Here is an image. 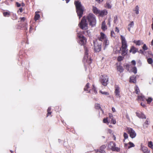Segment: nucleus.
Returning <instances> with one entry per match:
<instances>
[{
  "mask_svg": "<svg viewBox=\"0 0 153 153\" xmlns=\"http://www.w3.org/2000/svg\"><path fill=\"white\" fill-rule=\"evenodd\" d=\"M117 21V16H115L114 17V23H116Z\"/></svg>",
  "mask_w": 153,
  "mask_h": 153,
  "instance_id": "49",
  "label": "nucleus"
},
{
  "mask_svg": "<svg viewBox=\"0 0 153 153\" xmlns=\"http://www.w3.org/2000/svg\"><path fill=\"white\" fill-rule=\"evenodd\" d=\"M129 82L131 83H136L137 82L136 77L134 76H131L130 77Z\"/></svg>",
  "mask_w": 153,
  "mask_h": 153,
  "instance_id": "17",
  "label": "nucleus"
},
{
  "mask_svg": "<svg viewBox=\"0 0 153 153\" xmlns=\"http://www.w3.org/2000/svg\"><path fill=\"white\" fill-rule=\"evenodd\" d=\"M2 13L3 16L5 17H9L11 14V12L9 11H4Z\"/></svg>",
  "mask_w": 153,
  "mask_h": 153,
  "instance_id": "18",
  "label": "nucleus"
},
{
  "mask_svg": "<svg viewBox=\"0 0 153 153\" xmlns=\"http://www.w3.org/2000/svg\"><path fill=\"white\" fill-rule=\"evenodd\" d=\"M90 88V86L89 84L88 83L86 84V85L85 86L84 90L85 91H88V93L90 92V90L89 89Z\"/></svg>",
  "mask_w": 153,
  "mask_h": 153,
  "instance_id": "20",
  "label": "nucleus"
},
{
  "mask_svg": "<svg viewBox=\"0 0 153 153\" xmlns=\"http://www.w3.org/2000/svg\"><path fill=\"white\" fill-rule=\"evenodd\" d=\"M123 57L120 56L118 57L117 58V60L119 62L123 60Z\"/></svg>",
  "mask_w": 153,
  "mask_h": 153,
  "instance_id": "43",
  "label": "nucleus"
},
{
  "mask_svg": "<svg viewBox=\"0 0 153 153\" xmlns=\"http://www.w3.org/2000/svg\"><path fill=\"white\" fill-rule=\"evenodd\" d=\"M19 11L20 12V13H22V11H23V9H22V8H20L19 9Z\"/></svg>",
  "mask_w": 153,
  "mask_h": 153,
  "instance_id": "60",
  "label": "nucleus"
},
{
  "mask_svg": "<svg viewBox=\"0 0 153 153\" xmlns=\"http://www.w3.org/2000/svg\"><path fill=\"white\" fill-rule=\"evenodd\" d=\"M12 19L13 20H16L17 19V17L15 14H13L12 16Z\"/></svg>",
  "mask_w": 153,
  "mask_h": 153,
  "instance_id": "48",
  "label": "nucleus"
},
{
  "mask_svg": "<svg viewBox=\"0 0 153 153\" xmlns=\"http://www.w3.org/2000/svg\"><path fill=\"white\" fill-rule=\"evenodd\" d=\"M137 52L140 53L144 54V51L140 49L139 51H138Z\"/></svg>",
  "mask_w": 153,
  "mask_h": 153,
  "instance_id": "52",
  "label": "nucleus"
},
{
  "mask_svg": "<svg viewBox=\"0 0 153 153\" xmlns=\"http://www.w3.org/2000/svg\"><path fill=\"white\" fill-rule=\"evenodd\" d=\"M132 72L134 74L137 73V69L136 67H134L132 68Z\"/></svg>",
  "mask_w": 153,
  "mask_h": 153,
  "instance_id": "42",
  "label": "nucleus"
},
{
  "mask_svg": "<svg viewBox=\"0 0 153 153\" xmlns=\"http://www.w3.org/2000/svg\"><path fill=\"white\" fill-rule=\"evenodd\" d=\"M117 69L120 73L123 72L124 70V69L123 68V67L120 65L117 66Z\"/></svg>",
  "mask_w": 153,
  "mask_h": 153,
  "instance_id": "25",
  "label": "nucleus"
},
{
  "mask_svg": "<svg viewBox=\"0 0 153 153\" xmlns=\"http://www.w3.org/2000/svg\"><path fill=\"white\" fill-rule=\"evenodd\" d=\"M125 129L131 138H134L136 136V134L135 131L132 128L127 127Z\"/></svg>",
  "mask_w": 153,
  "mask_h": 153,
  "instance_id": "7",
  "label": "nucleus"
},
{
  "mask_svg": "<svg viewBox=\"0 0 153 153\" xmlns=\"http://www.w3.org/2000/svg\"><path fill=\"white\" fill-rule=\"evenodd\" d=\"M110 21L111 19H108V23H107V25L109 26V27H110L111 26Z\"/></svg>",
  "mask_w": 153,
  "mask_h": 153,
  "instance_id": "54",
  "label": "nucleus"
},
{
  "mask_svg": "<svg viewBox=\"0 0 153 153\" xmlns=\"http://www.w3.org/2000/svg\"><path fill=\"white\" fill-rule=\"evenodd\" d=\"M100 81L103 85L104 86H106L108 81V76L105 74L101 75L100 77Z\"/></svg>",
  "mask_w": 153,
  "mask_h": 153,
  "instance_id": "8",
  "label": "nucleus"
},
{
  "mask_svg": "<svg viewBox=\"0 0 153 153\" xmlns=\"http://www.w3.org/2000/svg\"><path fill=\"white\" fill-rule=\"evenodd\" d=\"M116 145L115 143L111 141L108 144V147L109 149L111 150L112 151L120 152V148L116 147Z\"/></svg>",
  "mask_w": 153,
  "mask_h": 153,
  "instance_id": "6",
  "label": "nucleus"
},
{
  "mask_svg": "<svg viewBox=\"0 0 153 153\" xmlns=\"http://www.w3.org/2000/svg\"><path fill=\"white\" fill-rule=\"evenodd\" d=\"M99 92L102 94L108 95L109 94V93L107 92L102 91H100Z\"/></svg>",
  "mask_w": 153,
  "mask_h": 153,
  "instance_id": "45",
  "label": "nucleus"
},
{
  "mask_svg": "<svg viewBox=\"0 0 153 153\" xmlns=\"http://www.w3.org/2000/svg\"><path fill=\"white\" fill-rule=\"evenodd\" d=\"M106 39H107L106 36L102 32L100 33V36L98 38V40L101 41H102Z\"/></svg>",
  "mask_w": 153,
  "mask_h": 153,
  "instance_id": "12",
  "label": "nucleus"
},
{
  "mask_svg": "<svg viewBox=\"0 0 153 153\" xmlns=\"http://www.w3.org/2000/svg\"><path fill=\"white\" fill-rule=\"evenodd\" d=\"M138 99L139 100H141L143 101H145V100H146V99L143 96H138Z\"/></svg>",
  "mask_w": 153,
  "mask_h": 153,
  "instance_id": "28",
  "label": "nucleus"
},
{
  "mask_svg": "<svg viewBox=\"0 0 153 153\" xmlns=\"http://www.w3.org/2000/svg\"><path fill=\"white\" fill-rule=\"evenodd\" d=\"M79 39V43L81 45H84L86 42V39L85 37L82 35L80 34L78 35Z\"/></svg>",
  "mask_w": 153,
  "mask_h": 153,
  "instance_id": "9",
  "label": "nucleus"
},
{
  "mask_svg": "<svg viewBox=\"0 0 153 153\" xmlns=\"http://www.w3.org/2000/svg\"><path fill=\"white\" fill-rule=\"evenodd\" d=\"M153 100L152 97H149L148 99H146V101L147 102V103L148 104H150L152 101Z\"/></svg>",
  "mask_w": 153,
  "mask_h": 153,
  "instance_id": "33",
  "label": "nucleus"
},
{
  "mask_svg": "<svg viewBox=\"0 0 153 153\" xmlns=\"http://www.w3.org/2000/svg\"><path fill=\"white\" fill-rule=\"evenodd\" d=\"M101 45L96 44H94V50L95 52H99L101 51Z\"/></svg>",
  "mask_w": 153,
  "mask_h": 153,
  "instance_id": "13",
  "label": "nucleus"
},
{
  "mask_svg": "<svg viewBox=\"0 0 153 153\" xmlns=\"http://www.w3.org/2000/svg\"><path fill=\"white\" fill-rule=\"evenodd\" d=\"M141 150L144 153H149L150 151L148 150V148L145 146H142Z\"/></svg>",
  "mask_w": 153,
  "mask_h": 153,
  "instance_id": "19",
  "label": "nucleus"
},
{
  "mask_svg": "<svg viewBox=\"0 0 153 153\" xmlns=\"http://www.w3.org/2000/svg\"><path fill=\"white\" fill-rule=\"evenodd\" d=\"M92 86V90H93L94 92V94H96L97 93V91L96 90V88L94 85H93Z\"/></svg>",
  "mask_w": 153,
  "mask_h": 153,
  "instance_id": "44",
  "label": "nucleus"
},
{
  "mask_svg": "<svg viewBox=\"0 0 153 153\" xmlns=\"http://www.w3.org/2000/svg\"><path fill=\"white\" fill-rule=\"evenodd\" d=\"M131 63L132 64L134 65H136V62L135 60H132L131 62Z\"/></svg>",
  "mask_w": 153,
  "mask_h": 153,
  "instance_id": "55",
  "label": "nucleus"
},
{
  "mask_svg": "<svg viewBox=\"0 0 153 153\" xmlns=\"http://www.w3.org/2000/svg\"><path fill=\"white\" fill-rule=\"evenodd\" d=\"M78 26L81 29L83 30H86L88 29V24L85 16L82 17Z\"/></svg>",
  "mask_w": 153,
  "mask_h": 153,
  "instance_id": "5",
  "label": "nucleus"
},
{
  "mask_svg": "<svg viewBox=\"0 0 153 153\" xmlns=\"http://www.w3.org/2000/svg\"><path fill=\"white\" fill-rule=\"evenodd\" d=\"M108 114H109V117L110 119H112V118H113V115L112 114H111V113H109Z\"/></svg>",
  "mask_w": 153,
  "mask_h": 153,
  "instance_id": "53",
  "label": "nucleus"
},
{
  "mask_svg": "<svg viewBox=\"0 0 153 153\" xmlns=\"http://www.w3.org/2000/svg\"><path fill=\"white\" fill-rule=\"evenodd\" d=\"M111 1H108L106 4L105 7L108 9H110L111 7Z\"/></svg>",
  "mask_w": 153,
  "mask_h": 153,
  "instance_id": "21",
  "label": "nucleus"
},
{
  "mask_svg": "<svg viewBox=\"0 0 153 153\" xmlns=\"http://www.w3.org/2000/svg\"><path fill=\"white\" fill-rule=\"evenodd\" d=\"M139 7L138 6V5L136 6L135 7L134 11L137 14H139Z\"/></svg>",
  "mask_w": 153,
  "mask_h": 153,
  "instance_id": "39",
  "label": "nucleus"
},
{
  "mask_svg": "<svg viewBox=\"0 0 153 153\" xmlns=\"http://www.w3.org/2000/svg\"><path fill=\"white\" fill-rule=\"evenodd\" d=\"M136 116L139 118L141 119H146V117L142 112L140 111H137L136 112Z\"/></svg>",
  "mask_w": 153,
  "mask_h": 153,
  "instance_id": "11",
  "label": "nucleus"
},
{
  "mask_svg": "<svg viewBox=\"0 0 153 153\" xmlns=\"http://www.w3.org/2000/svg\"><path fill=\"white\" fill-rule=\"evenodd\" d=\"M123 136L124 137V139L123 140V141L124 142L125 141V140L127 139L128 138V135L126 133L124 132L123 133Z\"/></svg>",
  "mask_w": 153,
  "mask_h": 153,
  "instance_id": "38",
  "label": "nucleus"
},
{
  "mask_svg": "<svg viewBox=\"0 0 153 153\" xmlns=\"http://www.w3.org/2000/svg\"><path fill=\"white\" fill-rule=\"evenodd\" d=\"M133 42L136 45L139 46L143 44V43L142 42V41L140 40L137 41L134 40L133 41Z\"/></svg>",
  "mask_w": 153,
  "mask_h": 153,
  "instance_id": "22",
  "label": "nucleus"
},
{
  "mask_svg": "<svg viewBox=\"0 0 153 153\" xmlns=\"http://www.w3.org/2000/svg\"><path fill=\"white\" fill-rule=\"evenodd\" d=\"M115 95L117 97L120 98L121 97L120 93V88L118 85H114V92Z\"/></svg>",
  "mask_w": 153,
  "mask_h": 153,
  "instance_id": "10",
  "label": "nucleus"
},
{
  "mask_svg": "<svg viewBox=\"0 0 153 153\" xmlns=\"http://www.w3.org/2000/svg\"><path fill=\"white\" fill-rule=\"evenodd\" d=\"M103 45L105 46V47H106L109 44V41L107 39H106L103 40Z\"/></svg>",
  "mask_w": 153,
  "mask_h": 153,
  "instance_id": "26",
  "label": "nucleus"
},
{
  "mask_svg": "<svg viewBox=\"0 0 153 153\" xmlns=\"http://www.w3.org/2000/svg\"><path fill=\"white\" fill-rule=\"evenodd\" d=\"M115 31L117 32V33L119 32V30L118 28L117 27H116Z\"/></svg>",
  "mask_w": 153,
  "mask_h": 153,
  "instance_id": "57",
  "label": "nucleus"
},
{
  "mask_svg": "<svg viewBox=\"0 0 153 153\" xmlns=\"http://www.w3.org/2000/svg\"><path fill=\"white\" fill-rule=\"evenodd\" d=\"M124 67L128 71H129L130 68L132 67L131 65L128 64H126L124 66Z\"/></svg>",
  "mask_w": 153,
  "mask_h": 153,
  "instance_id": "40",
  "label": "nucleus"
},
{
  "mask_svg": "<svg viewBox=\"0 0 153 153\" xmlns=\"http://www.w3.org/2000/svg\"><path fill=\"white\" fill-rule=\"evenodd\" d=\"M135 90L136 94L138 95L140 93V90L138 87L136 86L135 87Z\"/></svg>",
  "mask_w": 153,
  "mask_h": 153,
  "instance_id": "34",
  "label": "nucleus"
},
{
  "mask_svg": "<svg viewBox=\"0 0 153 153\" xmlns=\"http://www.w3.org/2000/svg\"><path fill=\"white\" fill-rule=\"evenodd\" d=\"M140 104H141V105L142 106H143V107H145V106H146V105L145 104H144V103H141Z\"/></svg>",
  "mask_w": 153,
  "mask_h": 153,
  "instance_id": "61",
  "label": "nucleus"
},
{
  "mask_svg": "<svg viewBox=\"0 0 153 153\" xmlns=\"http://www.w3.org/2000/svg\"><path fill=\"white\" fill-rule=\"evenodd\" d=\"M134 25V22L133 21L131 22L130 24H129L128 26V29L129 31H130L131 28L133 27Z\"/></svg>",
  "mask_w": 153,
  "mask_h": 153,
  "instance_id": "24",
  "label": "nucleus"
},
{
  "mask_svg": "<svg viewBox=\"0 0 153 153\" xmlns=\"http://www.w3.org/2000/svg\"><path fill=\"white\" fill-rule=\"evenodd\" d=\"M142 48L144 51H146L148 49V48L145 44H144Z\"/></svg>",
  "mask_w": 153,
  "mask_h": 153,
  "instance_id": "46",
  "label": "nucleus"
},
{
  "mask_svg": "<svg viewBox=\"0 0 153 153\" xmlns=\"http://www.w3.org/2000/svg\"><path fill=\"white\" fill-rule=\"evenodd\" d=\"M32 30V27L31 26H30V28L29 32H31V30Z\"/></svg>",
  "mask_w": 153,
  "mask_h": 153,
  "instance_id": "63",
  "label": "nucleus"
},
{
  "mask_svg": "<svg viewBox=\"0 0 153 153\" xmlns=\"http://www.w3.org/2000/svg\"><path fill=\"white\" fill-rule=\"evenodd\" d=\"M84 49L85 50V55L83 58V61L84 62H86L87 64H85V65H89L91 63L92 59L90 57H89L88 56V48L86 47H85V46H84Z\"/></svg>",
  "mask_w": 153,
  "mask_h": 153,
  "instance_id": "4",
  "label": "nucleus"
},
{
  "mask_svg": "<svg viewBox=\"0 0 153 153\" xmlns=\"http://www.w3.org/2000/svg\"><path fill=\"white\" fill-rule=\"evenodd\" d=\"M120 37L122 46L120 48V51H122L121 55L123 56H125L128 53V46L125 38L122 35H121Z\"/></svg>",
  "mask_w": 153,
  "mask_h": 153,
  "instance_id": "2",
  "label": "nucleus"
},
{
  "mask_svg": "<svg viewBox=\"0 0 153 153\" xmlns=\"http://www.w3.org/2000/svg\"><path fill=\"white\" fill-rule=\"evenodd\" d=\"M85 17L90 26L93 27L96 25V17L93 13H90L87 16H85Z\"/></svg>",
  "mask_w": 153,
  "mask_h": 153,
  "instance_id": "3",
  "label": "nucleus"
},
{
  "mask_svg": "<svg viewBox=\"0 0 153 153\" xmlns=\"http://www.w3.org/2000/svg\"><path fill=\"white\" fill-rule=\"evenodd\" d=\"M128 145H129V146L128 147V149H130V148H131V147H134L135 146V145L133 143H132L131 142H129L128 143ZM127 145V144H125V145Z\"/></svg>",
  "mask_w": 153,
  "mask_h": 153,
  "instance_id": "31",
  "label": "nucleus"
},
{
  "mask_svg": "<svg viewBox=\"0 0 153 153\" xmlns=\"http://www.w3.org/2000/svg\"><path fill=\"white\" fill-rule=\"evenodd\" d=\"M95 108L96 109H99L101 108L100 105L98 103H96L95 104Z\"/></svg>",
  "mask_w": 153,
  "mask_h": 153,
  "instance_id": "36",
  "label": "nucleus"
},
{
  "mask_svg": "<svg viewBox=\"0 0 153 153\" xmlns=\"http://www.w3.org/2000/svg\"><path fill=\"white\" fill-rule=\"evenodd\" d=\"M112 110L113 112H115L116 111L115 108L114 107L112 108Z\"/></svg>",
  "mask_w": 153,
  "mask_h": 153,
  "instance_id": "62",
  "label": "nucleus"
},
{
  "mask_svg": "<svg viewBox=\"0 0 153 153\" xmlns=\"http://www.w3.org/2000/svg\"><path fill=\"white\" fill-rule=\"evenodd\" d=\"M138 49L134 46H131V47L130 50H129L130 52H131L133 54H135L136 52H137Z\"/></svg>",
  "mask_w": 153,
  "mask_h": 153,
  "instance_id": "15",
  "label": "nucleus"
},
{
  "mask_svg": "<svg viewBox=\"0 0 153 153\" xmlns=\"http://www.w3.org/2000/svg\"><path fill=\"white\" fill-rule=\"evenodd\" d=\"M147 62L149 64H152L153 62V60L152 58H148L147 59Z\"/></svg>",
  "mask_w": 153,
  "mask_h": 153,
  "instance_id": "37",
  "label": "nucleus"
},
{
  "mask_svg": "<svg viewBox=\"0 0 153 153\" xmlns=\"http://www.w3.org/2000/svg\"><path fill=\"white\" fill-rule=\"evenodd\" d=\"M152 30H153V21H152Z\"/></svg>",
  "mask_w": 153,
  "mask_h": 153,
  "instance_id": "64",
  "label": "nucleus"
},
{
  "mask_svg": "<svg viewBox=\"0 0 153 153\" xmlns=\"http://www.w3.org/2000/svg\"><path fill=\"white\" fill-rule=\"evenodd\" d=\"M101 28L103 30H105L107 29V26L106 25L105 21L102 22V23Z\"/></svg>",
  "mask_w": 153,
  "mask_h": 153,
  "instance_id": "23",
  "label": "nucleus"
},
{
  "mask_svg": "<svg viewBox=\"0 0 153 153\" xmlns=\"http://www.w3.org/2000/svg\"><path fill=\"white\" fill-rule=\"evenodd\" d=\"M40 17V16L39 14H37L36 13V14L35 16L34 19L35 21H36L38 20Z\"/></svg>",
  "mask_w": 153,
  "mask_h": 153,
  "instance_id": "35",
  "label": "nucleus"
},
{
  "mask_svg": "<svg viewBox=\"0 0 153 153\" xmlns=\"http://www.w3.org/2000/svg\"><path fill=\"white\" fill-rule=\"evenodd\" d=\"M111 122L114 124H115L116 123V121L113 118L111 119Z\"/></svg>",
  "mask_w": 153,
  "mask_h": 153,
  "instance_id": "51",
  "label": "nucleus"
},
{
  "mask_svg": "<svg viewBox=\"0 0 153 153\" xmlns=\"http://www.w3.org/2000/svg\"><path fill=\"white\" fill-rule=\"evenodd\" d=\"M51 108L50 107H48L47 110V117L49 116L51 114L52 112L51 111Z\"/></svg>",
  "mask_w": 153,
  "mask_h": 153,
  "instance_id": "27",
  "label": "nucleus"
},
{
  "mask_svg": "<svg viewBox=\"0 0 153 153\" xmlns=\"http://www.w3.org/2000/svg\"><path fill=\"white\" fill-rule=\"evenodd\" d=\"M16 4L18 7H20L21 5V4H19V3L18 2H16Z\"/></svg>",
  "mask_w": 153,
  "mask_h": 153,
  "instance_id": "56",
  "label": "nucleus"
},
{
  "mask_svg": "<svg viewBox=\"0 0 153 153\" xmlns=\"http://www.w3.org/2000/svg\"><path fill=\"white\" fill-rule=\"evenodd\" d=\"M148 146L149 147L153 149V144L152 141H150L148 142Z\"/></svg>",
  "mask_w": 153,
  "mask_h": 153,
  "instance_id": "32",
  "label": "nucleus"
},
{
  "mask_svg": "<svg viewBox=\"0 0 153 153\" xmlns=\"http://www.w3.org/2000/svg\"><path fill=\"white\" fill-rule=\"evenodd\" d=\"M108 118H104L103 120V122L104 123H107L108 124L109 123L108 120Z\"/></svg>",
  "mask_w": 153,
  "mask_h": 153,
  "instance_id": "41",
  "label": "nucleus"
},
{
  "mask_svg": "<svg viewBox=\"0 0 153 153\" xmlns=\"http://www.w3.org/2000/svg\"><path fill=\"white\" fill-rule=\"evenodd\" d=\"M74 4L75 6L77 16L80 19L82 16L84 7L81 4V2L79 1H75Z\"/></svg>",
  "mask_w": 153,
  "mask_h": 153,
  "instance_id": "1",
  "label": "nucleus"
},
{
  "mask_svg": "<svg viewBox=\"0 0 153 153\" xmlns=\"http://www.w3.org/2000/svg\"><path fill=\"white\" fill-rule=\"evenodd\" d=\"M93 12L95 14H99L100 10H98L96 7H94L93 9Z\"/></svg>",
  "mask_w": 153,
  "mask_h": 153,
  "instance_id": "30",
  "label": "nucleus"
},
{
  "mask_svg": "<svg viewBox=\"0 0 153 153\" xmlns=\"http://www.w3.org/2000/svg\"><path fill=\"white\" fill-rule=\"evenodd\" d=\"M107 11L106 10H103L101 11H100L99 14L100 16L103 17L107 15Z\"/></svg>",
  "mask_w": 153,
  "mask_h": 153,
  "instance_id": "16",
  "label": "nucleus"
},
{
  "mask_svg": "<svg viewBox=\"0 0 153 153\" xmlns=\"http://www.w3.org/2000/svg\"><path fill=\"white\" fill-rule=\"evenodd\" d=\"M111 36L114 37H115V33L113 30H112L111 32Z\"/></svg>",
  "mask_w": 153,
  "mask_h": 153,
  "instance_id": "47",
  "label": "nucleus"
},
{
  "mask_svg": "<svg viewBox=\"0 0 153 153\" xmlns=\"http://www.w3.org/2000/svg\"><path fill=\"white\" fill-rule=\"evenodd\" d=\"M108 132L109 133L111 134L112 133V130L111 129H108Z\"/></svg>",
  "mask_w": 153,
  "mask_h": 153,
  "instance_id": "58",
  "label": "nucleus"
},
{
  "mask_svg": "<svg viewBox=\"0 0 153 153\" xmlns=\"http://www.w3.org/2000/svg\"><path fill=\"white\" fill-rule=\"evenodd\" d=\"M106 148V146L105 145H102L100 148V150H101V152L102 153H105V152L103 150Z\"/></svg>",
  "mask_w": 153,
  "mask_h": 153,
  "instance_id": "29",
  "label": "nucleus"
},
{
  "mask_svg": "<svg viewBox=\"0 0 153 153\" xmlns=\"http://www.w3.org/2000/svg\"><path fill=\"white\" fill-rule=\"evenodd\" d=\"M20 22H24L26 19V18L25 17H21L20 18Z\"/></svg>",
  "mask_w": 153,
  "mask_h": 153,
  "instance_id": "50",
  "label": "nucleus"
},
{
  "mask_svg": "<svg viewBox=\"0 0 153 153\" xmlns=\"http://www.w3.org/2000/svg\"><path fill=\"white\" fill-rule=\"evenodd\" d=\"M150 121L149 118H147L146 121L143 124V127L144 128H146L148 127V126L149 125Z\"/></svg>",
  "mask_w": 153,
  "mask_h": 153,
  "instance_id": "14",
  "label": "nucleus"
},
{
  "mask_svg": "<svg viewBox=\"0 0 153 153\" xmlns=\"http://www.w3.org/2000/svg\"><path fill=\"white\" fill-rule=\"evenodd\" d=\"M95 0L96 1H97L98 3H100L102 2L104 0Z\"/></svg>",
  "mask_w": 153,
  "mask_h": 153,
  "instance_id": "59",
  "label": "nucleus"
}]
</instances>
